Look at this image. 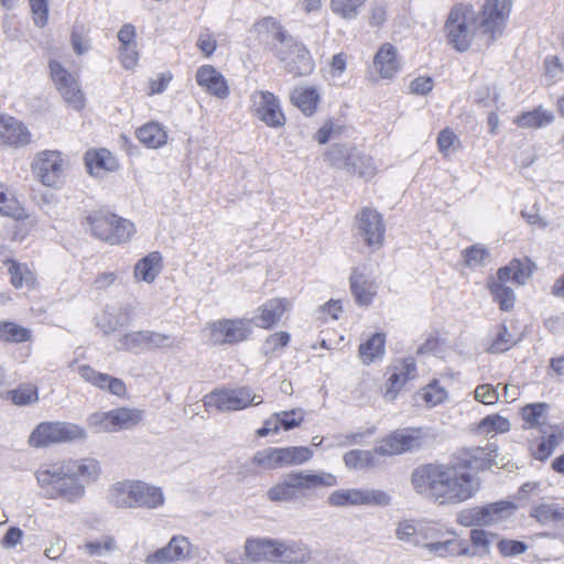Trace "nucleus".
I'll use <instances>...</instances> for the list:
<instances>
[{"label":"nucleus","mask_w":564,"mask_h":564,"mask_svg":"<svg viewBox=\"0 0 564 564\" xmlns=\"http://www.w3.org/2000/svg\"><path fill=\"white\" fill-rule=\"evenodd\" d=\"M101 475V464L93 457L69 458L58 464L41 465L34 471L36 486L44 499L66 505L80 502L87 488Z\"/></svg>","instance_id":"nucleus-1"},{"label":"nucleus","mask_w":564,"mask_h":564,"mask_svg":"<svg viewBox=\"0 0 564 564\" xmlns=\"http://www.w3.org/2000/svg\"><path fill=\"white\" fill-rule=\"evenodd\" d=\"M416 494L438 506H455L471 499L480 489V478L458 463L425 464L411 474Z\"/></svg>","instance_id":"nucleus-2"},{"label":"nucleus","mask_w":564,"mask_h":564,"mask_svg":"<svg viewBox=\"0 0 564 564\" xmlns=\"http://www.w3.org/2000/svg\"><path fill=\"white\" fill-rule=\"evenodd\" d=\"M336 485L337 477L330 473L290 471L267 490L265 497L271 502H296L310 499L317 488Z\"/></svg>","instance_id":"nucleus-3"},{"label":"nucleus","mask_w":564,"mask_h":564,"mask_svg":"<svg viewBox=\"0 0 564 564\" xmlns=\"http://www.w3.org/2000/svg\"><path fill=\"white\" fill-rule=\"evenodd\" d=\"M425 436L426 434L423 429L397 431L384 438L379 446L371 451L351 449L345 453L343 460L345 466L349 469H367L378 464L377 456L398 455L420 447Z\"/></svg>","instance_id":"nucleus-4"},{"label":"nucleus","mask_w":564,"mask_h":564,"mask_svg":"<svg viewBox=\"0 0 564 564\" xmlns=\"http://www.w3.org/2000/svg\"><path fill=\"white\" fill-rule=\"evenodd\" d=\"M476 32V13L468 7L455 6L446 20L445 33L449 44L459 52L469 48Z\"/></svg>","instance_id":"nucleus-5"},{"label":"nucleus","mask_w":564,"mask_h":564,"mask_svg":"<svg viewBox=\"0 0 564 564\" xmlns=\"http://www.w3.org/2000/svg\"><path fill=\"white\" fill-rule=\"evenodd\" d=\"M87 432L70 422H42L30 434L29 444L33 447H46L56 443L85 440Z\"/></svg>","instance_id":"nucleus-6"},{"label":"nucleus","mask_w":564,"mask_h":564,"mask_svg":"<svg viewBox=\"0 0 564 564\" xmlns=\"http://www.w3.org/2000/svg\"><path fill=\"white\" fill-rule=\"evenodd\" d=\"M330 507H387L391 503V496L380 489L373 488H341L334 490L327 497Z\"/></svg>","instance_id":"nucleus-7"},{"label":"nucleus","mask_w":564,"mask_h":564,"mask_svg":"<svg viewBox=\"0 0 564 564\" xmlns=\"http://www.w3.org/2000/svg\"><path fill=\"white\" fill-rule=\"evenodd\" d=\"M91 234L111 245H119L130 239L134 225L113 214H96L88 217Z\"/></svg>","instance_id":"nucleus-8"},{"label":"nucleus","mask_w":564,"mask_h":564,"mask_svg":"<svg viewBox=\"0 0 564 564\" xmlns=\"http://www.w3.org/2000/svg\"><path fill=\"white\" fill-rule=\"evenodd\" d=\"M273 52L285 69L294 76H306L314 69L308 50L292 36L281 44H274Z\"/></svg>","instance_id":"nucleus-9"},{"label":"nucleus","mask_w":564,"mask_h":564,"mask_svg":"<svg viewBox=\"0 0 564 564\" xmlns=\"http://www.w3.org/2000/svg\"><path fill=\"white\" fill-rule=\"evenodd\" d=\"M278 539L248 538L243 544V555L225 553V564H254L270 562L278 564Z\"/></svg>","instance_id":"nucleus-10"},{"label":"nucleus","mask_w":564,"mask_h":564,"mask_svg":"<svg viewBox=\"0 0 564 564\" xmlns=\"http://www.w3.org/2000/svg\"><path fill=\"white\" fill-rule=\"evenodd\" d=\"M262 398L252 393L248 387L237 389L215 390L206 394L204 404L207 408H215L221 412L243 410L250 404L259 405Z\"/></svg>","instance_id":"nucleus-11"},{"label":"nucleus","mask_w":564,"mask_h":564,"mask_svg":"<svg viewBox=\"0 0 564 564\" xmlns=\"http://www.w3.org/2000/svg\"><path fill=\"white\" fill-rule=\"evenodd\" d=\"M424 539L423 550L432 556L448 557L464 555L468 552L467 549L457 550L455 532L440 522L427 521Z\"/></svg>","instance_id":"nucleus-12"},{"label":"nucleus","mask_w":564,"mask_h":564,"mask_svg":"<svg viewBox=\"0 0 564 564\" xmlns=\"http://www.w3.org/2000/svg\"><path fill=\"white\" fill-rule=\"evenodd\" d=\"M36 178L45 186H57L65 173V161L58 151H42L31 163Z\"/></svg>","instance_id":"nucleus-13"},{"label":"nucleus","mask_w":564,"mask_h":564,"mask_svg":"<svg viewBox=\"0 0 564 564\" xmlns=\"http://www.w3.org/2000/svg\"><path fill=\"white\" fill-rule=\"evenodd\" d=\"M251 110L260 121L270 128H281L285 124V116L280 100L270 91H254L251 95Z\"/></svg>","instance_id":"nucleus-14"},{"label":"nucleus","mask_w":564,"mask_h":564,"mask_svg":"<svg viewBox=\"0 0 564 564\" xmlns=\"http://www.w3.org/2000/svg\"><path fill=\"white\" fill-rule=\"evenodd\" d=\"M208 328L214 345L237 344L246 340L251 334L248 319H218L209 323Z\"/></svg>","instance_id":"nucleus-15"},{"label":"nucleus","mask_w":564,"mask_h":564,"mask_svg":"<svg viewBox=\"0 0 564 564\" xmlns=\"http://www.w3.org/2000/svg\"><path fill=\"white\" fill-rule=\"evenodd\" d=\"M192 558V543L188 538L176 534L169 543L144 557L145 564H174Z\"/></svg>","instance_id":"nucleus-16"},{"label":"nucleus","mask_w":564,"mask_h":564,"mask_svg":"<svg viewBox=\"0 0 564 564\" xmlns=\"http://www.w3.org/2000/svg\"><path fill=\"white\" fill-rule=\"evenodd\" d=\"M50 70L52 79L64 100L76 110L83 109L85 98L77 79L56 61L50 63Z\"/></svg>","instance_id":"nucleus-17"},{"label":"nucleus","mask_w":564,"mask_h":564,"mask_svg":"<svg viewBox=\"0 0 564 564\" xmlns=\"http://www.w3.org/2000/svg\"><path fill=\"white\" fill-rule=\"evenodd\" d=\"M356 227L357 235L369 247H381L384 236V225L381 215L376 209L364 207L356 215Z\"/></svg>","instance_id":"nucleus-18"},{"label":"nucleus","mask_w":564,"mask_h":564,"mask_svg":"<svg viewBox=\"0 0 564 564\" xmlns=\"http://www.w3.org/2000/svg\"><path fill=\"white\" fill-rule=\"evenodd\" d=\"M0 213L19 221L13 231V239L15 240H23L36 224L34 218L25 215L21 204L11 193H8L2 184H0Z\"/></svg>","instance_id":"nucleus-19"},{"label":"nucleus","mask_w":564,"mask_h":564,"mask_svg":"<svg viewBox=\"0 0 564 564\" xmlns=\"http://www.w3.org/2000/svg\"><path fill=\"white\" fill-rule=\"evenodd\" d=\"M498 446L495 443H487L485 446L473 447L464 451L459 458V465L464 466L466 470H486L494 465L499 466L500 462L497 460Z\"/></svg>","instance_id":"nucleus-20"},{"label":"nucleus","mask_w":564,"mask_h":564,"mask_svg":"<svg viewBox=\"0 0 564 564\" xmlns=\"http://www.w3.org/2000/svg\"><path fill=\"white\" fill-rule=\"evenodd\" d=\"M350 290L359 305H370L378 290L372 271L367 267L356 268L350 275Z\"/></svg>","instance_id":"nucleus-21"},{"label":"nucleus","mask_w":564,"mask_h":564,"mask_svg":"<svg viewBox=\"0 0 564 564\" xmlns=\"http://www.w3.org/2000/svg\"><path fill=\"white\" fill-rule=\"evenodd\" d=\"M511 0H486L481 11V26L484 32L492 36L500 32L511 11Z\"/></svg>","instance_id":"nucleus-22"},{"label":"nucleus","mask_w":564,"mask_h":564,"mask_svg":"<svg viewBox=\"0 0 564 564\" xmlns=\"http://www.w3.org/2000/svg\"><path fill=\"white\" fill-rule=\"evenodd\" d=\"M31 133L20 120L6 113H0V145L22 148L30 143Z\"/></svg>","instance_id":"nucleus-23"},{"label":"nucleus","mask_w":564,"mask_h":564,"mask_svg":"<svg viewBox=\"0 0 564 564\" xmlns=\"http://www.w3.org/2000/svg\"><path fill=\"white\" fill-rule=\"evenodd\" d=\"M371 69L382 79H392L401 70V61L395 46L383 43L376 52Z\"/></svg>","instance_id":"nucleus-24"},{"label":"nucleus","mask_w":564,"mask_h":564,"mask_svg":"<svg viewBox=\"0 0 564 564\" xmlns=\"http://www.w3.org/2000/svg\"><path fill=\"white\" fill-rule=\"evenodd\" d=\"M77 373L84 381L100 390L108 391L117 397H124L127 394V387L121 379L99 372L89 365L78 366Z\"/></svg>","instance_id":"nucleus-25"},{"label":"nucleus","mask_w":564,"mask_h":564,"mask_svg":"<svg viewBox=\"0 0 564 564\" xmlns=\"http://www.w3.org/2000/svg\"><path fill=\"white\" fill-rule=\"evenodd\" d=\"M107 502L117 509H135V479L115 481L107 489Z\"/></svg>","instance_id":"nucleus-26"},{"label":"nucleus","mask_w":564,"mask_h":564,"mask_svg":"<svg viewBox=\"0 0 564 564\" xmlns=\"http://www.w3.org/2000/svg\"><path fill=\"white\" fill-rule=\"evenodd\" d=\"M197 84L208 94L226 99L229 88L225 77L212 65H203L196 72Z\"/></svg>","instance_id":"nucleus-27"},{"label":"nucleus","mask_w":564,"mask_h":564,"mask_svg":"<svg viewBox=\"0 0 564 564\" xmlns=\"http://www.w3.org/2000/svg\"><path fill=\"white\" fill-rule=\"evenodd\" d=\"M291 303L286 299H270L258 307L253 322L258 327L271 328L281 319L290 308Z\"/></svg>","instance_id":"nucleus-28"},{"label":"nucleus","mask_w":564,"mask_h":564,"mask_svg":"<svg viewBox=\"0 0 564 564\" xmlns=\"http://www.w3.org/2000/svg\"><path fill=\"white\" fill-rule=\"evenodd\" d=\"M416 377V367L412 358H406L393 366L392 372L387 381L384 398L394 400L398 392L406 383V381Z\"/></svg>","instance_id":"nucleus-29"},{"label":"nucleus","mask_w":564,"mask_h":564,"mask_svg":"<svg viewBox=\"0 0 564 564\" xmlns=\"http://www.w3.org/2000/svg\"><path fill=\"white\" fill-rule=\"evenodd\" d=\"M165 495L162 487L135 479V509L154 510L163 507Z\"/></svg>","instance_id":"nucleus-30"},{"label":"nucleus","mask_w":564,"mask_h":564,"mask_svg":"<svg viewBox=\"0 0 564 564\" xmlns=\"http://www.w3.org/2000/svg\"><path fill=\"white\" fill-rule=\"evenodd\" d=\"M131 313L121 305H108L97 317V326L106 334H111L120 327L128 325Z\"/></svg>","instance_id":"nucleus-31"},{"label":"nucleus","mask_w":564,"mask_h":564,"mask_svg":"<svg viewBox=\"0 0 564 564\" xmlns=\"http://www.w3.org/2000/svg\"><path fill=\"white\" fill-rule=\"evenodd\" d=\"M278 564H304L311 561L308 546L297 541L278 539Z\"/></svg>","instance_id":"nucleus-32"},{"label":"nucleus","mask_w":564,"mask_h":564,"mask_svg":"<svg viewBox=\"0 0 564 564\" xmlns=\"http://www.w3.org/2000/svg\"><path fill=\"white\" fill-rule=\"evenodd\" d=\"M162 267L161 253L159 251L150 252L135 263L133 276L138 282L152 284L161 273Z\"/></svg>","instance_id":"nucleus-33"},{"label":"nucleus","mask_w":564,"mask_h":564,"mask_svg":"<svg viewBox=\"0 0 564 564\" xmlns=\"http://www.w3.org/2000/svg\"><path fill=\"white\" fill-rule=\"evenodd\" d=\"M330 165L348 171L357 170L358 152L348 147L335 144L326 153Z\"/></svg>","instance_id":"nucleus-34"},{"label":"nucleus","mask_w":564,"mask_h":564,"mask_svg":"<svg viewBox=\"0 0 564 564\" xmlns=\"http://www.w3.org/2000/svg\"><path fill=\"white\" fill-rule=\"evenodd\" d=\"M516 506L510 501H497L481 506L484 527L501 523L513 516Z\"/></svg>","instance_id":"nucleus-35"},{"label":"nucleus","mask_w":564,"mask_h":564,"mask_svg":"<svg viewBox=\"0 0 564 564\" xmlns=\"http://www.w3.org/2000/svg\"><path fill=\"white\" fill-rule=\"evenodd\" d=\"M321 100L319 93L314 87H297L291 93L292 104L305 116H312Z\"/></svg>","instance_id":"nucleus-36"},{"label":"nucleus","mask_w":564,"mask_h":564,"mask_svg":"<svg viewBox=\"0 0 564 564\" xmlns=\"http://www.w3.org/2000/svg\"><path fill=\"white\" fill-rule=\"evenodd\" d=\"M85 162L93 175H99L105 171H113L117 167L116 159L106 149L88 151L85 155Z\"/></svg>","instance_id":"nucleus-37"},{"label":"nucleus","mask_w":564,"mask_h":564,"mask_svg":"<svg viewBox=\"0 0 564 564\" xmlns=\"http://www.w3.org/2000/svg\"><path fill=\"white\" fill-rule=\"evenodd\" d=\"M4 264L10 274L11 284L17 289H33L35 286V275L24 263L14 260H6Z\"/></svg>","instance_id":"nucleus-38"},{"label":"nucleus","mask_w":564,"mask_h":564,"mask_svg":"<svg viewBox=\"0 0 564 564\" xmlns=\"http://www.w3.org/2000/svg\"><path fill=\"white\" fill-rule=\"evenodd\" d=\"M252 31L261 40L268 41L269 39H272L278 42L276 44H281L291 37L283 31L280 23L271 17L263 18L256 22L252 26Z\"/></svg>","instance_id":"nucleus-39"},{"label":"nucleus","mask_w":564,"mask_h":564,"mask_svg":"<svg viewBox=\"0 0 564 564\" xmlns=\"http://www.w3.org/2000/svg\"><path fill=\"white\" fill-rule=\"evenodd\" d=\"M554 120V115L543 109L542 107H538L532 111L523 112L522 115L516 117L513 122L519 128L524 129H540L549 126Z\"/></svg>","instance_id":"nucleus-40"},{"label":"nucleus","mask_w":564,"mask_h":564,"mask_svg":"<svg viewBox=\"0 0 564 564\" xmlns=\"http://www.w3.org/2000/svg\"><path fill=\"white\" fill-rule=\"evenodd\" d=\"M386 336L382 333L373 334L366 343L359 346V358L364 365H370L384 355Z\"/></svg>","instance_id":"nucleus-41"},{"label":"nucleus","mask_w":564,"mask_h":564,"mask_svg":"<svg viewBox=\"0 0 564 564\" xmlns=\"http://www.w3.org/2000/svg\"><path fill=\"white\" fill-rule=\"evenodd\" d=\"M80 549L90 557H106L118 550V542L112 535H102L87 540Z\"/></svg>","instance_id":"nucleus-42"},{"label":"nucleus","mask_w":564,"mask_h":564,"mask_svg":"<svg viewBox=\"0 0 564 564\" xmlns=\"http://www.w3.org/2000/svg\"><path fill=\"white\" fill-rule=\"evenodd\" d=\"M142 420V411L138 409L117 408L110 410V421L113 431L129 430L138 425Z\"/></svg>","instance_id":"nucleus-43"},{"label":"nucleus","mask_w":564,"mask_h":564,"mask_svg":"<svg viewBox=\"0 0 564 564\" xmlns=\"http://www.w3.org/2000/svg\"><path fill=\"white\" fill-rule=\"evenodd\" d=\"M531 275V269L528 261L512 260L508 265L499 269L498 279L502 282H514L519 285L524 284Z\"/></svg>","instance_id":"nucleus-44"},{"label":"nucleus","mask_w":564,"mask_h":564,"mask_svg":"<svg viewBox=\"0 0 564 564\" xmlns=\"http://www.w3.org/2000/svg\"><path fill=\"white\" fill-rule=\"evenodd\" d=\"M137 137L148 148L158 149L166 143V132L155 122H150L137 130Z\"/></svg>","instance_id":"nucleus-45"},{"label":"nucleus","mask_w":564,"mask_h":564,"mask_svg":"<svg viewBox=\"0 0 564 564\" xmlns=\"http://www.w3.org/2000/svg\"><path fill=\"white\" fill-rule=\"evenodd\" d=\"M280 447H267L254 453L251 464L256 467L273 470L283 467Z\"/></svg>","instance_id":"nucleus-46"},{"label":"nucleus","mask_w":564,"mask_h":564,"mask_svg":"<svg viewBox=\"0 0 564 564\" xmlns=\"http://www.w3.org/2000/svg\"><path fill=\"white\" fill-rule=\"evenodd\" d=\"M549 404L543 402L530 403L521 409V417L525 429L539 427L545 424L547 419Z\"/></svg>","instance_id":"nucleus-47"},{"label":"nucleus","mask_w":564,"mask_h":564,"mask_svg":"<svg viewBox=\"0 0 564 564\" xmlns=\"http://www.w3.org/2000/svg\"><path fill=\"white\" fill-rule=\"evenodd\" d=\"M532 517L541 524L564 523V507L558 503H542L532 510Z\"/></svg>","instance_id":"nucleus-48"},{"label":"nucleus","mask_w":564,"mask_h":564,"mask_svg":"<svg viewBox=\"0 0 564 564\" xmlns=\"http://www.w3.org/2000/svg\"><path fill=\"white\" fill-rule=\"evenodd\" d=\"M511 427L510 421L499 414L484 417L476 426V433L480 436L507 433Z\"/></svg>","instance_id":"nucleus-49"},{"label":"nucleus","mask_w":564,"mask_h":564,"mask_svg":"<svg viewBox=\"0 0 564 564\" xmlns=\"http://www.w3.org/2000/svg\"><path fill=\"white\" fill-rule=\"evenodd\" d=\"M32 333L13 322H0V341L20 344L31 340Z\"/></svg>","instance_id":"nucleus-50"},{"label":"nucleus","mask_w":564,"mask_h":564,"mask_svg":"<svg viewBox=\"0 0 564 564\" xmlns=\"http://www.w3.org/2000/svg\"><path fill=\"white\" fill-rule=\"evenodd\" d=\"M506 282L497 279L489 284L490 293L502 311H509L514 305V292L511 288L505 285Z\"/></svg>","instance_id":"nucleus-51"},{"label":"nucleus","mask_w":564,"mask_h":564,"mask_svg":"<svg viewBox=\"0 0 564 564\" xmlns=\"http://www.w3.org/2000/svg\"><path fill=\"white\" fill-rule=\"evenodd\" d=\"M283 467L302 465L313 457V451L306 446L280 447Z\"/></svg>","instance_id":"nucleus-52"},{"label":"nucleus","mask_w":564,"mask_h":564,"mask_svg":"<svg viewBox=\"0 0 564 564\" xmlns=\"http://www.w3.org/2000/svg\"><path fill=\"white\" fill-rule=\"evenodd\" d=\"M2 398L10 399L15 405H30L39 400V393L35 386L25 383L14 390L7 391L6 397Z\"/></svg>","instance_id":"nucleus-53"},{"label":"nucleus","mask_w":564,"mask_h":564,"mask_svg":"<svg viewBox=\"0 0 564 564\" xmlns=\"http://www.w3.org/2000/svg\"><path fill=\"white\" fill-rule=\"evenodd\" d=\"M367 0H330L332 11L345 20L356 19Z\"/></svg>","instance_id":"nucleus-54"},{"label":"nucleus","mask_w":564,"mask_h":564,"mask_svg":"<svg viewBox=\"0 0 564 564\" xmlns=\"http://www.w3.org/2000/svg\"><path fill=\"white\" fill-rule=\"evenodd\" d=\"M373 433L371 429H368L365 432H352L346 434H334L330 438V442L325 445V449H330L334 447H348L351 445H358L362 442V440L367 436H370Z\"/></svg>","instance_id":"nucleus-55"},{"label":"nucleus","mask_w":564,"mask_h":564,"mask_svg":"<svg viewBox=\"0 0 564 564\" xmlns=\"http://www.w3.org/2000/svg\"><path fill=\"white\" fill-rule=\"evenodd\" d=\"M121 349L129 351L148 350L147 330L129 332L119 339Z\"/></svg>","instance_id":"nucleus-56"},{"label":"nucleus","mask_w":564,"mask_h":564,"mask_svg":"<svg viewBox=\"0 0 564 564\" xmlns=\"http://www.w3.org/2000/svg\"><path fill=\"white\" fill-rule=\"evenodd\" d=\"M489 258V251L480 245L471 246L464 251L465 264L470 269L486 265Z\"/></svg>","instance_id":"nucleus-57"},{"label":"nucleus","mask_w":564,"mask_h":564,"mask_svg":"<svg viewBox=\"0 0 564 564\" xmlns=\"http://www.w3.org/2000/svg\"><path fill=\"white\" fill-rule=\"evenodd\" d=\"M516 340L508 332L506 326H501L497 334L490 339L488 351L491 354H500L507 351L514 345Z\"/></svg>","instance_id":"nucleus-58"},{"label":"nucleus","mask_w":564,"mask_h":564,"mask_svg":"<svg viewBox=\"0 0 564 564\" xmlns=\"http://www.w3.org/2000/svg\"><path fill=\"white\" fill-rule=\"evenodd\" d=\"M447 397L448 392L436 380L429 383L422 391V399L431 408L445 402Z\"/></svg>","instance_id":"nucleus-59"},{"label":"nucleus","mask_w":564,"mask_h":564,"mask_svg":"<svg viewBox=\"0 0 564 564\" xmlns=\"http://www.w3.org/2000/svg\"><path fill=\"white\" fill-rule=\"evenodd\" d=\"M460 145L458 137L449 129H444L437 137L438 151L445 156L452 155Z\"/></svg>","instance_id":"nucleus-60"},{"label":"nucleus","mask_w":564,"mask_h":564,"mask_svg":"<svg viewBox=\"0 0 564 564\" xmlns=\"http://www.w3.org/2000/svg\"><path fill=\"white\" fill-rule=\"evenodd\" d=\"M304 416L305 411L301 408L276 412V417L280 420V426L285 431L300 426L304 421Z\"/></svg>","instance_id":"nucleus-61"},{"label":"nucleus","mask_w":564,"mask_h":564,"mask_svg":"<svg viewBox=\"0 0 564 564\" xmlns=\"http://www.w3.org/2000/svg\"><path fill=\"white\" fill-rule=\"evenodd\" d=\"M88 425L95 433H113V425L110 421V411L95 412L88 416Z\"/></svg>","instance_id":"nucleus-62"},{"label":"nucleus","mask_w":564,"mask_h":564,"mask_svg":"<svg viewBox=\"0 0 564 564\" xmlns=\"http://www.w3.org/2000/svg\"><path fill=\"white\" fill-rule=\"evenodd\" d=\"M457 523L463 527H484L481 507L460 510L457 513Z\"/></svg>","instance_id":"nucleus-63"},{"label":"nucleus","mask_w":564,"mask_h":564,"mask_svg":"<svg viewBox=\"0 0 564 564\" xmlns=\"http://www.w3.org/2000/svg\"><path fill=\"white\" fill-rule=\"evenodd\" d=\"M474 395L476 401L486 405H494L498 403L500 398L498 390L490 383L477 386L474 390Z\"/></svg>","instance_id":"nucleus-64"}]
</instances>
